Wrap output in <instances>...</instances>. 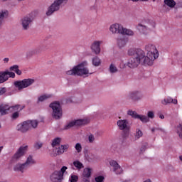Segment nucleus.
Returning a JSON list of instances; mask_svg holds the SVG:
<instances>
[{"label": "nucleus", "mask_w": 182, "mask_h": 182, "mask_svg": "<svg viewBox=\"0 0 182 182\" xmlns=\"http://www.w3.org/2000/svg\"><path fill=\"white\" fill-rule=\"evenodd\" d=\"M128 55L132 56L127 63V66L130 69H136L141 63V60H143L144 65L151 66L153 62L157 59V54L155 57L153 55L149 56V54L146 56V53L141 49L130 48L128 50Z\"/></svg>", "instance_id": "f257e3e1"}, {"label": "nucleus", "mask_w": 182, "mask_h": 182, "mask_svg": "<svg viewBox=\"0 0 182 182\" xmlns=\"http://www.w3.org/2000/svg\"><path fill=\"white\" fill-rule=\"evenodd\" d=\"M85 65H86V63H82L74 67L72 70L67 71L66 74L72 76H75V75L77 76L89 75V69L85 68Z\"/></svg>", "instance_id": "f03ea898"}, {"label": "nucleus", "mask_w": 182, "mask_h": 182, "mask_svg": "<svg viewBox=\"0 0 182 182\" xmlns=\"http://www.w3.org/2000/svg\"><path fill=\"white\" fill-rule=\"evenodd\" d=\"M33 164H36V161H35V159H33V156L30 155L28 156V158L24 164H16L14 166V171H21V173H23V171H25V170H26V168H28V167H31V166H33Z\"/></svg>", "instance_id": "7ed1b4c3"}, {"label": "nucleus", "mask_w": 182, "mask_h": 182, "mask_svg": "<svg viewBox=\"0 0 182 182\" xmlns=\"http://www.w3.org/2000/svg\"><path fill=\"white\" fill-rule=\"evenodd\" d=\"M38 121L37 120H28L26 122H23L22 124H19L17 126V130L19 132H21V133H26L31 127H33V129H36L38 127Z\"/></svg>", "instance_id": "20e7f679"}, {"label": "nucleus", "mask_w": 182, "mask_h": 182, "mask_svg": "<svg viewBox=\"0 0 182 182\" xmlns=\"http://www.w3.org/2000/svg\"><path fill=\"white\" fill-rule=\"evenodd\" d=\"M35 83V80L32 78L23 79V80L14 82L15 87H17L18 90H22V89H26L29 86H32Z\"/></svg>", "instance_id": "39448f33"}, {"label": "nucleus", "mask_w": 182, "mask_h": 182, "mask_svg": "<svg viewBox=\"0 0 182 182\" xmlns=\"http://www.w3.org/2000/svg\"><path fill=\"white\" fill-rule=\"evenodd\" d=\"M50 107L53 109V117L59 119L62 117V107L59 102H54L50 105Z\"/></svg>", "instance_id": "423d86ee"}, {"label": "nucleus", "mask_w": 182, "mask_h": 182, "mask_svg": "<svg viewBox=\"0 0 182 182\" xmlns=\"http://www.w3.org/2000/svg\"><path fill=\"white\" fill-rule=\"evenodd\" d=\"M66 166H63L60 171H55L52 175L50 176V180L53 182H60L63 180V175L65 174V171L67 170Z\"/></svg>", "instance_id": "0eeeda50"}, {"label": "nucleus", "mask_w": 182, "mask_h": 182, "mask_svg": "<svg viewBox=\"0 0 182 182\" xmlns=\"http://www.w3.org/2000/svg\"><path fill=\"white\" fill-rule=\"evenodd\" d=\"M68 0H55L54 3L48 8V11L46 12L47 16H50L52 15L53 12L55 11H59V8H60V5L62 4H66Z\"/></svg>", "instance_id": "6e6552de"}, {"label": "nucleus", "mask_w": 182, "mask_h": 182, "mask_svg": "<svg viewBox=\"0 0 182 182\" xmlns=\"http://www.w3.org/2000/svg\"><path fill=\"white\" fill-rule=\"evenodd\" d=\"M9 77L15 79V73L9 70L0 71V84L8 82V80H9Z\"/></svg>", "instance_id": "1a4fd4ad"}, {"label": "nucleus", "mask_w": 182, "mask_h": 182, "mask_svg": "<svg viewBox=\"0 0 182 182\" xmlns=\"http://www.w3.org/2000/svg\"><path fill=\"white\" fill-rule=\"evenodd\" d=\"M118 129L123 130L125 135L129 134L130 132V126L129 125V121L127 119H120L117 122Z\"/></svg>", "instance_id": "9d476101"}, {"label": "nucleus", "mask_w": 182, "mask_h": 182, "mask_svg": "<svg viewBox=\"0 0 182 182\" xmlns=\"http://www.w3.org/2000/svg\"><path fill=\"white\" fill-rule=\"evenodd\" d=\"M87 123H89V120L86 119H77L69 122L68 125L64 127V129L65 130H69V129H71V127L75 126H83V124H87Z\"/></svg>", "instance_id": "9b49d317"}, {"label": "nucleus", "mask_w": 182, "mask_h": 182, "mask_svg": "<svg viewBox=\"0 0 182 182\" xmlns=\"http://www.w3.org/2000/svg\"><path fill=\"white\" fill-rule=\"evenodd\" d=\"M136 28L139 32H140V33H142L143 35H147V33H149V32H150V31L151 30L150 24L144 21L139 23Z\"/></svg>", "instance_id": "f8f14e48"}, {"label": "nucleus", "mask_w": 182, "mask_h": 182, "mask_svg": "<svg viewBox=\"0 0 182 182\" xmlns=\"http://www.w3.org/2000/svg\"><path fill=\"white\" fill-rule=\"evenodd\" d=\"M145 50L147 51L148 56H154L156 58H159V50H157V48H156V46L153 44H147L145 46Z\"/></svg>", "instance_id": "ddd939ff"}, {"label": "nucleus", "mask_w": 182, "mask_h": 182, "mask_svg": "<svg viewBox=\"0 0 182 182\" xmlns=\"http://www.w3.org/2000/svg\"><path fill=\"white\" fill-rule=\"evenodd\" d=\"M27 150L28 146H21L12 156L13 161H16L19 160L21 157L25 155V153H26Z\"/></svg>", "instance_id": "4468645a"}, {"label": "nucleus", "mask_w": 182, "mask_h": 182, "mask_svg": "<svg viewBox=\"0 0 182 182\" xmlns=\"http://www.w3.org/2000/svg\"><path fill=\"white\" fill-rule=\"evenodd\" d=\"M122 30L123 26L117 23L111 25L109 27V31L112 33H119V35H122Z\"/></svg>", "instance_id": "2eb2a0df"}, {"label": "nucleus", "mask_w": 182, "mask_h": 182, "mask_svg": "<svg viewBox=\"0 0 182 182\" xmlns=\"http://www.w3.org/2000/svg\"><path fill=\"white\" fill-rule=\"evenodd\" d=\"M109 164L111 167H112L113 171L115 172V174H122L123 173V169L122 168L120 165H119L117 161L114 160H111L109 161Z\"/></svg>", "instance_id": "dca6fc26"}, {"label": "nucleus", "mask_w": 182, "mask_h": 182, "mask_svg": "<svg viewBox=\"0 0 182 182\" xmlns=\"http://www.w3.org/2000/svg\"><path fill=\"white\" fill-rule=\"evenodd\" d=\"M32 24V18L30 17H24L21 19V25L24 31H28L29 26Z\"/></svg>", "instance_id": "f3484780"}, {"label": "nucleus", "mask_w": 182, "mask_h": 182, "mask_svg": "<svg viewBox=\"0 0 182 182\" xmlns=\"http://www.w3.org/2000/svg\"><path fill=\"white\" fill-rule=\"evenodd\" d=\"M102 41H94L91 45V49L95 55L100 53V45H102Z\"/></svg>", "instance_id": "a211bd4d"}, {"label": "nucleus", "mask_w": 182, "mask_h": 182, "mask_svg": "<svg viewBox=\"0 0 182 182\" xmlns=\"http://www.w3.org/2000/svg\"><path fill=\"white\" fill-rule=\"evenodd\" d=\"M69 147L70 146L68 144L61 145L60 146L56 149L55 153L58 156H60V154H63V153L68 151V150L69 149Z\"/></svg>", "instance_id": "6ab92c4d"}, {"label": "nucleus", "mask_w": 182, "mask_h": 182, "mask_svg": "<svg viewBox=\"0 0 182 182\" xmlns=\"http://www.w3.org/2000/svg\"><path fill=\"white\" fill-rule=\"evenodd\" d=\"M141 97L140 96V92H139L138 91H133L129 92L127 97V98L131 100H139Z\"/></svg>", "instance_id": "aec40b11"}, {"label": "nucleus", "mask_w": 182, "mask_h": 182, "mask_svg": "<svg viewBox=\"0 0 182 182\" xmlns=\"http://www.w3.org/2000/svg\"><path fill=\"white\" fill-rule=\"evenodd\" d=\"M11 107L6 104H3L0 105V114L1 116H4V114H8Z\"/></svg>", "instance_id": "412c9836"}, {"label": "nucleus", "mask_w": 182, "mask_h": 182, "mask_svg": "<svg viewBox=\"0 0 182 182\" xmlns=\"http://www.w3.org/2000/svg\"><path fill=\"white\" fill-rule=\"evenodd\" d=\"M128 39L122 36V37H119L117 38V45L119 46V48H124V46H126V44L128 42Z\"/></svg>", "instance_id": "4be33fe9"}, {"label": "nucleus", "mask_w": 182, "mask_h": 182, "mask_svg": "<svg viewBox=\"0 0 182 182\" xmlns=\"http://www.w3.org/2000/svg\"><path fill=\"white\" fill-rule=\"evenodd\" d=\"M122 33H121V35H127L128 36H134V31L132 30H130L129 28H126L124 27H122Z\"/></svg>", "instance_id": "5701e85b"}, {"label": "nucleus", "mask_w": 182, "mask_h": 182, "mask_svg": "<svg viewBox=\"0 0 182 182\" xmlns=\"http://www.w3.org/2000/svg\"><path fill=\"white\" fill-rule=\"evenodd\" d=\"M164 5H166V6H168V8H174L176 6V3L174 0H164Z\"/></svg>", "instance_id": "b1692460"}, {"label": "nucleus", "mask_w": 182, "mask_h": 182, "mask_svg": "<svg viewBox=\"0 0 182 182\" xmlns=\"http://www.w3.org/2000/svg\"><path fill=\"white\" fill-rule=\"evenodd\" d=\"M82 176L85 178H89L92 176V169L90 168H84Z\"/></svg>", "instance_id": "393cba45"}, {"label": "nucleus", "mask_w": 182, "mask_h": 182, "mask_svg": "<svg viewBox=\"0 0 182 182\" xmlns=\"http://www.w3.org/2000/svg\"><path fill=\"white\" fill-rule=\"evenodd\" d=\"M8 14L9 13H8V11L6 10L0 11V25H1L2 21H4V18L8 16Z\"/></svg>", "instance_id": "a878e982"}, {"label": "nucleus", "mask_w": 182, "mask_h": 182, "mask_svg": "<svg viewBox=\"0 0 182 182\" xmlns=\"http://www.w3.org/2000/svg\"><path fill=\"white\" fill-rule=\"evenodd\" d=\"M127 114H129V116H132L134 119H138L139 116L136 111L133 110H129L127 112Z\"/></svg>", "instance_id": "bb28decb"}, {"label": "nucleus", "mask_w": 182, "mask_h": 182, "mask_svg": "<svg viewBox=\"0 0 182 182\" xmlns=\"http://www.w3.org/2000/svg\"><path fill=\"white\" fill-rule=\"evenodd\" d=\"M73 166L76 167L77 170H81V168H83V164L79 161H75L73 162Z\"/></svg>", "instance_id": "cd10ccee"}, {"label": "nucleus", "mask_w": 182, "mask_h": 182, "mask_svg": "<svg viewBox=\"0 0 182 182\" xmlns=\"http://www.w3.org/2000/svg\"><path fill=\"white\" fill-rule=\"evenodd\" d=\"M50 97H52V95H41L38 97V102H43V100H46V99H49Z\"/></svg>", "instance_id": "c85d7f7f"}, {"label": "nucleus", "mask_w": 182, "mask_h": 182, "mask_svg": "<svg viewBox=\"0 0 182 182\" xmlns=\"http://www.w3.org/2000/svg\"><path fill=\"white\" fill-rule=\"evenodd\" d=\"M138 119L141 120L143 123H147L149 122V117L146 115H139Z\"/></svg>", "instance_id": "c756f323"}, {"label": "nucleus", "mask_w": 182, "mask_h": 182, "mask_svg": "<svg viewBox=\"0 0 182 182\" xmlns=\"http://www.w3.org/2000/svg\"><path fill=\"white\" fill-rule=\"evenodd\" d=\"M100 63L101 62L100 58L95 57L92 59V65H94V66H99Z\"/></svg>", "instance_id": "7c9ffc66"}, {"label": "nucleus", "mask_w": 182, "mask_h": 182, "mask_svg": "<svg viewBox=\"0 0 182 182\" xmlns=\"http://www.w3.org/2000/svg\"><path fill=\"white\" fill-rule=\"evenodd\" d=\"M173 102V98L171 97H168L161 101L162 105H168V103H171Z\"/></svg>", "instance_id": "2f4dec72"}, {"label": "nucleus", "mask_w": 182, "mask_h": 182, "mask_svg": "<svg viewBox=\"0 0 182 182\" xmlns=\"http://www.w3.org/2000/svg\"><path fill=\"white\" fill-rule=\"evenodd\" d=\"M176 132L178 134V136L182 139V124H179L176 127Z\"/></svg>", "instance_id": "473e14b6"}, {"label": "nucleus", "mask_w": 182, "mask_h": 182, "mask_svg": "<svg viewBox=\"0 0 182 182\" xmlns=\"http://www.w3.org/2000/svg\"><path fill=\"white\" fill-rule=\"evenodd\" d=\"M117 67H116L114 64H111L109 66V72L110 73H116L117 72Z\"/></svg>", "instance_id": "72a5a7b5"}, {"label": "nucleus", "mask_w": 182, "mask_h": 182, "mask_svg": "<svg viewBox=\"0 0 182 182\" xmlns=\"http://www.w3.org/2000/svg\"><path fill=\"white\" fill-rule=\"evenodd\" d=\"M60 138H55L53 140L52 142V146L55 147V146H58V144H60Z\"/></svg>", "instance_id": "f704fd0d"}, {"label": "nucleus", "mask_w": 182, "mask_h": 182, "mask_svg": "<svg viewBox=\"0 0 182 182\" xmlns=\"http://www.w3.org/2000/svg\"><path fill=\"white\" fill-rule=\"evenodd\" d=\"M78 180H79V177L73 174H72L69 178V181L70 182H77Z\"/></svg>", "instance_id": "c9c22d12"}, {"label": "nucleus", "mask_w": 182, "mask_h": 182, "mask_svg": "<svg viewBox=\"0 0 182 182\" xmlns=\"http://www.w3.org/2000/svg\"><path fill=\"white\" fill-rule=\"evenodd\" d=\"M143 136V132H141V130L136 129V134H135V137L136 139H140V137H142Z\"/></svg>", "instance_id": "e433bc0d"}, {"label": "nucleus", "mask_w": 182, "mask_h": 182, "mask_svg": "<svg viewBox=\"0 0 182 182\" xmlns=\"http://www.w3.org/2000/svg\"><path fill=\"white\" fill-rule=\"evenodd\" d=\"M75 149L77 153L82 152V144L80 143H77L75 146Z\"/></svg>", "instance_id": "4c0bfd02"}, {"label": "nucleus", "mask_w": 182, "mask_h": 182, "mask_svg": "<svg viewBox=\"0 0 182 182\" xmlns=\"http://www.w3.org/2000/svg\"><path fill=\"white\" fill-rule=\"evenodd\" d=\"M18 69H19V65H14L11 66V67L9 68V70H10L11 72H15V73H16V71L18 70Z\"/></svg>", "instance_id": "58836bf2"}, {"label": "nucleus", "mask_w": 182, "mask_h": 182, "mask_svg": "<svg viewBox=\"0 0 182 182\" xmlns=\"http://www.w3.org/2000/svg\"><path fill=\"white\" fill-rule=\"evenodd\" d=\"M19 107H21V105H16L15 106L11 107V109H13V110H18V112H21L22 109L25 108V106H23L21 108H19Z\"/></svg>", "instance_id": "ea45409f"}, {"label": "nucleus", "mask_w": 182, "mask_h": 182, "mask_svg": "<svg viewBox=\"0 0 182 182\" xmlns=\"http://www.w3.org/2000/svg\"><path fill=\"white\" fill-rule=\"evenodd\" d=\"M95 182H103L105 181V177L102 176H99L95 177Z\"/></svg>", "instance_id": "a19ab883"}, {"label": "nucleus", "mask_w": 182, "mask_h": 182, "mask_svg": "<svg viewBox=\"0 0 182 182\" xmlns=\"http://www.w3.org/2000/svg\"><path fill=\"white\" fill-rule=\"evenodd\" d=\"M88 141L89 143H95V135L90 134L88 136Z\"/></svg>", "instance_id": "79ce46f5"}, {"label": "nucleus", "mask_w": 182, "mask_h": 182, "mask_svg": "<svg viewBox=\"0 0 182 182\" xmlns=\"http://www.w3.org/2000/svg\"><path fill=\"white\" fill-rule=\"evenodd\" d=\"M147 116L148 119H154V112L153 111H149Z\"/></svg>", "instance_id": "37998d69"}, {"label": "nucleus", "mask_w": 182, "mask_h": 182, "mask_svg": "<svg viewBox=\"0 0 182 182\" xmlns=\"http://www.w3.org/2000/svg\"><path fill=\"white\" fill-rule=\"evenodd\" d=\"M19 117V112H16L12 114V119H18Z\"/></svg>", "instance_id": "c03bdc74"}, {"label": "nucleus", "mask_w": 182, "mask_h": 182, "mask_svg": "<svg viewBox=\"0 0 182 182\" xmlns=\"http://www.w3.org/2000/svg\"><path fill=\"white\" fill-rule=\"evenodd\" d=\"M6 92V88L5 87L0 88V96H1V95H4V93Z\"/></svg>", "instance_id": "a18cd8bd"}, {"label": "nucleus", "mask_w": 182, "mask_h": 182, "mask_svg": "<svg viewBox=\"0 0 182 182\" xmlns=\"http://www.w3.org/2000/svg\"><path fill=\"white\" fill-rule=\"evenodd\" d=\"M42 146H43L42 143L37 142V143H36L34 146H35L36 149H39L42 147Z\"/></svg>", "instance_id": "49530a36"}, {"label": "nucleus", "mask_w": 182, "mask_h": 182, "mask_svg": "<svg viewBox=\"0 0 182 182\" xmlns=\"http://www.w3.org/2000/svg\"><path fill=\"white\" fill-rule=\"evenodd\" d=\"M35 53H36V52L35 50L30 51V52L27 53V56H31V55H35Z\"/></svg>", "instance_id": "de8ad7c7"}, {"label": "nucleus", "mask_w": 182, "mask_h": 182, "mask_svg": "<svg viewBox=\"0 0 182 182\" xmlns=\"http://www.w3.org/2000/svg\"><path fill=\"white\" fill-rule=\"evenodd\" d=\"M15 73H16V75H18V76H21V75H22V71L18 68Z\"/></svg>", "instance_id": "09e8293b"}, {"label": "nucleus", "mask_w": 182, "mask_h": 182, "mask_svg": "<svg viewBox=\"0 0 182 182\" xmlns=\"http://www.w3.org/2000/svg\"><path fill=\"white\" fill-rule=\"evenodd\" d=\"M3 60H4V63H8L9 62V58H5Z\"/></svg>", "instance_id": "8fccbe9b"}, {"label": "nucleus", "mask_w": 182, "mask_h": 182, "mask_svg": "<svg viewBox=\"0 0 182 182\" xmlns=\"http://www.w3.org/2000/svg\"><path fill=\"white\" fill-rule=\"evenodd\" d=\"M171 103H173V105H177L178 101L176 99H174V100H173V101H171Z\"/></svg>", "instance_id": "3c124183"}, {"label": "nucleus", "mask_w": 182, "mask_h": 182, "mask_svg": "<svg viewBox=\"0 0 182 182\" xmlns=\"http://www.w3.org/2000/svg\"><path fill=\"white\" fill-rule=\"evenodd\" d=\"M144 150H146V146H144L141 148V151L143 152L144 151Z\"/></svg>", "instance_id": "603ef678"}, {"label": "nucleus", "mask_w": 182, "mask_h": 182, "mask_svg": "<svg viewBox=\"0 0 182 182\" xmlns=\"http://www.w3.org/2000/svg\"><path fill=\"white\" fill-rule=\"evenodd\" d=\"M156 130H159V129H157V128H152L151 129L152 133H154V132H156Z\"/></svg>", "instance_id": "864d4df0"}, {"label": "nucleus", "mask_w": 182, "mask_h": 182, "mask_svg": "<svg viewBox=\"0 0 182 182\" xmlns=\"http://www.w3.org/2000/svg\"><path fill=\"white\" fill-rule=\"evenodd\" d=\"M159 117H160V119H164V115L161 114V115L159 116Z\"/></svg>", "instance_id": "5fc2aeb1"}, {"label": "nucleus", "mask_w": 182, "mask_h": 182, "mask_svg": "<svg viewBox=\"0 0 182 182\" xmlns=\"http://www.w3.org/2000/svg\"><path fill=\"white\" fill-rule=\"evenodd\" d=\"M2 149H4V146H0V153L2 151Z\"/></svg>", "instance_id": "6e6d98bb"}, {"label": "nucleus", "mask_w": 182, "mask_h": 182, "mask_svg": "<svg viewBox=\"0 0 182 182\" xmlns=\"http://www.w3.org/2000/svg\"><path fill=\"white\" fill-rule=\"evenodd\" d=\"M179 159L181 160V161H182V156H179Z\"/></svg>", "instance_id": "4d7b16f0"}, {"label": "nucleus", "mask_w": 182, "mask_h": 182, "mask_svg": "<svg viewBox=\"0 0 182 182\" xmlns=\"http://www.w3.org/2000/svg\"><path fill=\"white\" fill-rule=\"evenodd\" d=\"M2 1H8V0H2Z\"/></svg>", "instance_id": "13d9d810"}, {"label": "nucleus", "mask_w": 182, "mask_h": 182, "mask_svg": "<svg viewBox=\"0 0 182 182\" xmlns=\"http://www.w3.org/2000/svg\"><path fill=\"white\" fill-rule=\"evenodd\" d=\"M152 28H154V26H152Z\"/></svg>", "instance_id": "bf43d9fd"}]
</instances>
